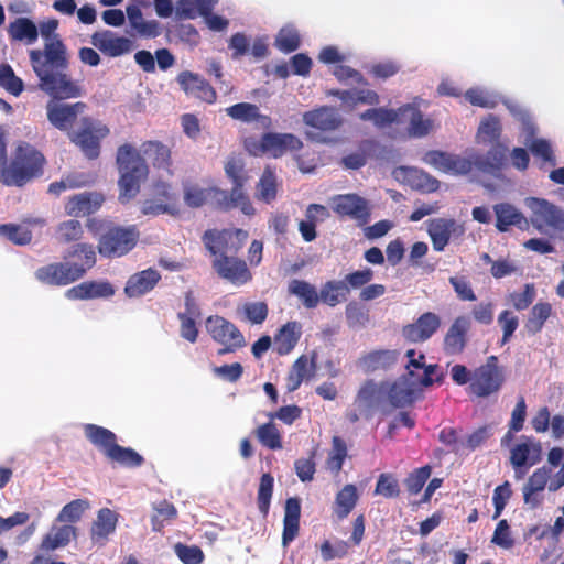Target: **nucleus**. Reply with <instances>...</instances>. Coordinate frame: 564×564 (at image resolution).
<instances>
[{"instance_id":"obj_58","label":"nucleus","mask_w":564,"mask_h":564,"mask_svg":"<svg viewBox=\"0 0 564 564\" xmlns=\"http://www.w3.org/2000/svg\"><path fill=\"white\" fill-rule=\"evenodd\" d=\"M375 495H380L384 498H397L400 495V485L398 479L389 473H382L379 475Z\"/></svg>"},{"instance_id":"obj_20","label":"nucleus","mask_w":564,"mask_h":564,"mask_svg":"<svg viewBox=\"0 0 564 564\" xmlns=\"http://www.w3.org/2000/svg\"><path fill=\"white\" fill-rule=\"evenodd\" d=\"M216 206L221 210H230L232 208H240L247 216H253L256 208L253 207L249 196L245 192H238L231 188L230 192L210 187V196Z\"/></svg>"},{"instance_id":"obj_50","label":"nucleus","mask_w":564,"mask_h":564,"mask_svg":"<svg viewBox=\"0 0 564 564\" xmlns=\"http://www.w3.org/2000/svg\"><path fill=\"white\" fill-rule=\"evenodd\" d=\"M536 297V290L533 283H527L522 291L510 292L506 296L507 304L511 305L516 311H524L531 306Z\"/></svg>"},{"instance_id":"obj_10","label":"nucleus","mask_w":564,"mask_h":564,"mask_svg":"<svg viewBox=\"0 0 564 564\" xmlns=\"http://www.w3.org/2000/svg\"><path fill=\"white\" fill-rule=\"evenodd\" d=\"M109 132L107 126L89 117H85L82 119L79 130L69 133V138L87 159L95 160L100 154V141L106 138Z\"/></svg>"},{"instance_id":"obj_45","label":"nucleus","mask_w":564,"mask_h":564,"mask_svg":"<svg viewBox=\"0 0 564 564\" xmlns=\"http://www.w3.org/2000/svg\"><path fill=\"white\" fill-rule=\"evenodd\" d=\"M278 185L275 173L272 169L265 167L257 185V198L265 204L276 198Z\"/></svg>"},{"instance_id":"obj_30","label":"nucleus","mask_w":564,"mask_h":564,"mask_svg":"<svg viewBox=\"0 0 564 564\" xmlns=\"http://www.w3.org/2000/svg\"><path fill=\"white\" fill-rule=\"evenodd\" d=\"M226 113L234 120L245 123L259 122L264 129H269L272 124L271 118L260 113L259 107L250 102L235 104L226 109Z\"/></svg>"},{"instance_id":"obj_27","label":"nucleus","mask_w":564,"mask_h":564,"mask_svg":"<svg viewBox=\"0 0 564 564\" xmlns=\"http://www.w3.org/2000/svg\"><path fill=\"white\" fill-rule=\"evenodd\" d=\"M541 445L531 437L522 436V442L514 445L510 451V463L518 471L520 468H528L540 460Z\"/></svg>"},{"instance_id":"obj_47","label":"nucleus","mask_w":564,"mask_h":564,"mask_svg":"<svg viewBox=\"0 0 564 564\" xmlns=\"http://www.w3.org/2000/svg\"><path fill=\"white\" fill-rule=\"evenodd\" d=\"M107 458L129 468L140 467L144 463V458L133 448L118 444L109 451Z\"/></svg>"},{"instance_id":"obj_14","label":"nucleus","mask_w":564,"mask_h":564,"mask_svg":"<svg viewBox=\"0 0 564 564\" xmlns=\"http://www.w3.org/2000/svg\"><path fill=\"white\" fill-rule=\"evenodd\" d=\"M176 80L186 96L191 98L207 104H214L217 99L214 87L203 76L196 73L183 70L177 75Z\"/></svg>"},{"instance_id":"obj_2","label":"nucleus","mask_w":564,"mask_h":564,"mask_svg":"<svg viewBox=\"0 0 564 564\" xmlns=\"http://www.w3.org/2000/svg\"><path fill=\"white\" fill-rule=\"evenodd\" d=\"M249 234L245 229H208L202 236V241L208 250L212 268L219 279L241 286L252 280V273L246 260L237 257L243 248Z\"/></svg>"},{"instance_id":"obj_39","label":"nucleus","mask_w":564,"mask_h":564,"mask_svg":"<svg viewBox=\"0 0 564 564\" xmlns=\"http://www.w3.org/2000/svg\"><path fill=\"white\" fill-rule=\"evenodd\" d=\"M388 400L393 408L401 409L410 406L416 400V390L406 381L392 383L387 391Z\"/></svg>"},{"instance_id":"obj_38","label":"nucleus","mask_w":564,"mask_h":564,"mask_svg":"<svg viewBox=\"0 0 564 564\" xmlns=\"http://www.w3.org/2000/svg\"><path fill=\"white\" fill-rule=\"evenodd\" d=\"M288 291L291 295L299 297L306 308H315L321 301V292L316 288L299 279H293L289 282Z\"/></svg>"},{"instance_id":"obj_6","label":"nucleus","mask_w":564,"mask_h":564,"mask_svg":"<svg viewBox=\"0 0 564 564\" xmlns=\"http://www.w3.org/2000/svg\"><path fill=\"white\" fill-rule=\"evenodd\" d=\"M76 253H84L83 263L57 262L39 268L35 271V278L48 285H67L82 279L87 270L96 264V251L90 243H77L64 254L68 260Z\"/></svg>"},{"instance_id":"obj_57","label":"nucleus","mask_w":564,"mask_h":564,"mask_svg":"<svg viewBox=\"0 0 564 564\" xmlns=\"http://www.w3.org/2000/svg\"><path fill=\"white\" fill-rule=\"evenodd\" d=\"M432 468L430 465L414 469L404 479V485L410 495H417L430 478Z\"/></svg>"},{"instance_id":"obj_60","label":"nucleus","mask_w":564,"mask_h":564,"mask_svg":"<svg viewBox=\"0 0 564 564\" xmlns=\"http://www.w3.org/2000/svg\"><path fill=\"white\" fill-rule=\"evenodd\" d=\"M345 315L349 327L365 326L369 322V311L356 301L346 305Z\"/></svg>"},{"instance_id":"obj_24","label":"nucleus","mask_w":564,"mask_h":564,"mask_svg":"<svg viewBox=\"0 0 564 564\" xmlns=\"http://www.w3.org/2000/svg\"><path fill=\"white\" fill-rule=\"evenodd\" d=\"M118 519L119 514L109 508L98 510L97 517L90 527V539L93 543L104 546L108 542L109 536L115 533Z\"/></svg>"},{"instance_id":"obj_21","label":"nucleus","mask_w":564,"mask_h":564,"mask_svg":"<svg viewBox=\"0 0 564 564\" xmlns=\"http://www.w3.org/2000/svg\"><path fill=\"white\" fill-rule=\"evenodd\" d=\"M105 202V196L98 192H84L73 195L65 204V213L73 217L95 214Z\"/></svg>"},{"instance_id":"obj_31","label":"nucleus","mask_w":564,"mask_h":564,"mask_svg":"<svg viewBox=\"0 0 564 564\" xmlns=\"http://www.w3.org/2000/svg\"><path fill=\"white\" fill-rule=\"evenodd\" d=\"M399 358V351L391 349H378L362 355L358 364L367 372L386 370L391 368Z\"/></svg>"},{"instance_id":"obj_34","label":"nucleus","mask_w":564,"mask_h":564,"mask_svg":"<svg viewBox=\"0 0 564 564\" xmlns=\"http://www.w3.org/2000/svg\"><path fill=\"white\" fill-rule=\"evenodd\" d=\"M508 148L497 142L485 155L475 158V166L482 172H494L501 170L507 162Z\"/></svg>"},{"instance_id":"obj_12","label":"nucleus","mask_w":564,"mask_h":564,"mask_svg":"<svg viewBox=\"0 0 564 564\" xmlns=\"http://www.w3.org/2000/svg\"><path fill=\"white\" fill-rule=\"evenodd\" d=\"M62 99L51 97L46 105V116L50 123L61 131H69L75 124L78 115L83 113L87 105L83 101L74 104L58 102Z\"/></svg>"},{"instance_id":"obj_53","label":"nucleus","mask_w":564,"mask_h":564,"mask_svg":"<svg viewBox=\"0 0 564 564\" xmlns=\"http://www.w3.org/2000/svg\"><path fill=\"white\" fill-rule=\"evenodd\" d=\"M525 144L533 156L542 161L541 166H543V164H549L551 166L556 165V158L550 141L539 138L532 139L530 142L525 141Z\"/></svg>"},{"instance_id":"obj_35","label":"nucleus","mask_w":564,"mask_h":564,"mask_svg":"<svg viewBox=\"0 0 564 564\" xmlns=\"http://www.w3.org/2000/svg\"><path fill=\"white\" fill-rule=\"evenodd\" d=\"M84 433L86 438L94 446L99 448L106 457H108L109 451L117 445L116 434L104 426L86 424L84 426Z\"/></svg>"},{"instance_id":"obj_13","label":"nucleus","mask_w":564,"mask_h":564,"mask_svg":"<svg viewBox=\"0 0 564 564\" xmlns=\"http://www.w3.org/2000/svg\"><path fill=\"white\" fill-rule=\"evenodd\" d=\"M303 122L317 132H307V135L311 139H317L318 134L322 132L337 130L343 124V118L334 107L321 106L304 112Z\"/></svg>"},{"instance_id":"obj_32","label":"nucleus","mask_w":564,"mask_h":564,"mask_svg":"<svg viewBox=\"0 0 564 564\" xmlns=\"http://www.w3.org/2000/svg\"><path fill=\"white\" fill-rule=\"evenodd\" d=\"M77 529L72 524L52 525L50 531L42 539L40 549L42 551H54L64 547L76 538Z\"/></svg>"},{"instance_id":"obj_22","label":"nucleus","mask_w":564,"mask_h":564,"mask_svg":"<svg viewBox=\"0 0 564 564\" xmlns=\"http://www.w3.org/2000/svg\"><path fill=\"white\" fill-rule=\"evenodd\" d=\"M429 163L433 164L437 169L454 174H468L473 166H475V160L463 158L455 154H448L441 151H430L426 154Z\"/></svg>"},{"instance_id":"obj_36","label":"nucleus","mask_w":564,"mask_h":564,"mask_svg":"<svg viewBox=\"0 0 564 564\" xmlns=\"http://www.w3.org/2000/svg\"><path fill=\"white\" fill-rule=\"evenodd\" d=\"M218 0H177L175 14L180 20L196 19L198 15H206L214 10Z\"/></svg>"},{"instance_id":"obj_25","label":"nucleus","mask_w":564,"mask_h":564,"mask_svg":"<svg viewBox=\"0 0 564 564\" xmlns=\"http://www.w3.org/2000/svg\"><path fill=\"white\" fill-rule=\"evenodd\" d=\"M399 124H405L408 133L414 138H422L432 130L433 121L424 118L421 110L411 104L400 107Z\"/></svg>"},{"instance_id":"obj_4","label":"nucleus","mask_w":564,"mask_h":564,"mask_svg":"<svg viewBox=\"0 0 564 564\" xmlns=\"http://www.w3.org/2000/svg\"><path fill=\"white\" fill-rule=\"evenodd\" d=\"M116 164L119 172L118 199L127 204L140 193L141 184L148 180L149 166L140 151L130 143L118 148Z\"/></svg>"},{"instance_id":"obj_11","label":"nucleus","mask_w":564,"mask_h":564,"mask_svg":"<svg viewBox=\"0 0 564 564\" xmlns=\"http://www.w3.org/2000/svg\"><path fill=\"white\" fill-rule=\"evenodd\" d=\"M527 206L532 210L530 225L539 230L547 226L564 232V213L556 205L544 198L531 197L527 199Z\"/></svg>"},{"instance_id":"obj_19","label":"nucleus","mask_w":564,"mask_h":564,"mask_svg":"<svg viewBox=\"0 0 564 564\" xmlns=\"http://www.w3.org/2000/svg\"><path fill=\"white\" fill-rule=\"evenodd\" d=\"M471 328V319L467 315L457 316L444 336L443 349L446 355H459L467 345V335Z\"/></svg>"},{"instance_id":"obj_40","label":"nucleus","mask_w":564,"mask_h":564,"mask_svg":"<svg viewBox=\"0 0 564 564\" xmlns=\"http://www.w3.org/2000/svg\"><path fill=\"white\" fill-rule=\"evenodd\" d=\"M552 312L553 308L549 302H538L534 304L524 321V328L528 334H539L544 327L545 322L552 315Z\"/></svg>"},{"instance_id":"obj_44","label":"nucleus","mask_w":564,"mask_h":564,"mask_svg":"<svg viewBox=\"0 0 564 564\" xmlns=\"http://www.w3.org/2000/svg\"><path fill=\"white\" fill-rule=\"evenodd\" d=\"M373 108L367 109L366 111L359 115L360 120L362 121H371L377 128H384L392 123L399 124L400 119V108L387 109V108Z\"/></svg>"},{"instance_id":"obj_63","label":"nucleus","mask_w":564,"mask_h":564,"mask_svg":"<svg viewBox=\"0 0 564 564\" xmlns=\"http://www.w3.org/2000/svg\"><path fill=\"white\" fill-rule=\"evenodd\" d=\"M301 39L299 33L292 29H281L276 39L275 45L283 53H291L299 48Z\"/></svg>"},{"instance_id":"obj_37","label":"nucleus","mask_w":564,"mask_h":564,"mask_svg":"<svg viewBox=\"0 0 564 564\" xmlns=\"http://www.w3.org/2000/svg\"><path fill=\"white\" fill-rule=\"evenodd\" d=\"M359 499L357 487L352 484L345 485L335 497L334 513L339 520L349 516Z\"/></svg>"},{"instance_id":"obj_42","label":"nucleus","mask_w":564,"mask_h":564,"mask_svg":"<svg viewBox=\"0 0 564 564\" xmlns=\"http://www.w3.org/2000/svg\"><path fill=\"white\" fill-rule=\"evenodd\" d=\"M9 36L14 41H25L33 44L39 37V30L33 21L28 18H18L9 24Z\"/></svg>"},{"instance_id":"obj_5","label":"nucleus","mask_w":564,"mask_h":564,"mask_svg":"<svg viewBox=\"0 0 564 564\" xmlns=\"http://www.w3.org/2000/svg\"><path fill=\"white\" fill-rule=\"evenodd\" d=\"M46 160L42 152L28 142H20L9 164L0 163V183L22 187L43 174Z\"/></svg>"},{"instance_id":"obj_8","label":"nucleus","mask_w":564,"mask_h":564,"mask_svg":"<svg viewBox=\"0 0 564 564\" xmlns=\"http://www.w3.org/2000/svg\"><path fill=\"white\" fill-rule=\"evenodd\" d=\"M505 381V369L499 365L498 357L492 355L473 371L468 390L478 398H488L498 393Z\"/></svg>"},{"instance_id":"obj_16","label":"nucleus","mask_w":564,"mask_h":564,"mask_svg":"<svg viewBox=\"0 0 564 564\" xmlns=\"http://www.w3.org/2000/svg\"><path fill=\"white\" fill-rule=\"evenodd\" d=\"M492 210L496 218L495 227L499 232H507L511 228H517L520 231L530 229V220L513 204L498 203L492 206Z\"/></svg>"},{"instance_id":"obj_1","label":"nucleus","mask_w":564,"mask_h":564,"mask_svg":"<svg viewBox=\"0 0 564 564\" xmlns=\"http://www.w3.org/2000/svg\"><path fill=\"white\" fill-rule=\"evenodd\" d=\"M56 28V20L41 25L40 31L45 43L42 50L29 52L31 67L39 79L37 87L47 96L56 99L78 98L84 94V88L68 73L67 47L55 33Z\"/></svg>"},{"instance_id":"obj_54","label":"nucleus","mask_w":564,"mask_h":564,"mask_svg":"<svg viewBox=\"0 0 564 564\" xmlns=\"http://www.w3.org/2000/svg\"><path fill=\"white\" fill-rule=\"evenodd\" d=\"M89 508V501L86 499H75L66 503L59 511L56 521L75 523L79 521Z\"/></svg>"},{"instance_id":"obj_55","label":"nucleus","mask_w":564,"mask_h":564,"mask_svg":"<svg viewBox=\"0 0 564 564\" xmlns=\"http://www.w3.org/2000/svg\"><path fill=\"white\" fill-rule=\"evenodd\" d=\"M0 86L13 96H19L24 88L22 79L14 74L9 64L0 65Z\"/></svg>"},{"instance_id":"obj_33","label":"nucleus","mask_w":564,"mask_h":564,"mask_svg":"<svg viewBox=\"0 0 564 564\" xmlns=\"http://www.w3.org/2000/svg\"><path fill=\"white\" fill-rule=\"evenodd\" d=\"M302 335L299 322H288L274 336V349L280 356L290 354L296 346Z\"/></svg>"},{"instance_id":"obj_59","label":"nucleus","mask_w":564,"mask_h":564,"mask_svg":"<svg viewBox=\"0 0 564 564\" xmlns=\"http://www.w3.org/2000/svg\"><path fill=\"white\" fill-rule=\"evenodd\" d=\"M0 234L8 238V240L19 246L28 245L32 240L31 230L20 225H0Z\"/></svg>"},{"instance_id":"obj_48","label":"nucleus","mask_w":564,"mask_h":564,"mask_svg":"<svg viewBox=\"0 0 564 564\" xmlns=\"http://www.w3.org/2000/svg\"><path fill=\"white\" fill-rule=\"evenodd\" d=\"M226 176L231 181L234 189L245 192L243 186L248 180L245 163L240 158L230 156L225 163Z\"/></svg>"},{"instance_id":"obj_7","label":"nucleus","mask_w":564,"mask_h":564,"mask_svg":"<svg viewBox=\"0 0 564 564\" xmlns=\"http://www.w3.org/2000/svg\"><path fill=\"white\" fill-rule=\"evenodd\" d=\"M245 149L253 156L269 154L272 158H281L288 151H299L303 142L292 133L267 132L260 139L254 137L246 138Z\"/></svg>"},{"instance_id":"obj_51","label":"nucleus","mask_w":564,"mask_h":564,"mask_svg":"<svg viewBox=\"0 0 564 564\" xmlns=\"http://www.w3.org/2000/svg\"><path fill=\"white\" fill-rule=\"evenodd\" d=\"M254 434L264 447L273 451L282 448V436L274 423L268 422L258 426Z\"/></svg>"},{"instance_id":"obj_29","label":"nucleus","mask_w":564,"mask_h":564,"mask_svg":"<svg viewBox=\"0 0 564 564\" xmlns=\"http://www.w3.org/2000/svg\"><path fill=\"white\" fill-rule=\"evenodd\" d=\"M113 294L115 289L107 281H86L66 291V296L70 300L107 299Z\"/></svg>"},{"instance_id":"obj_28","label":"nucleus","mask_w":564,"mask_h":564,"mask_svg":"<svg viewBox=\"0 0 564 564\" xmlns=\"http://www.w3.org/2000/svg\"><path fill=\"white\" fill-rule=\"evenodd\" d=\"M91 43L104 54L111 57L123 55L131 51L132 42L124 36H117L111 31L95 32Z\"/></svg>"},{"instance_id":"obj_15","label":"nucleus","mask_w":564,"mask_h":564,"mask_svg":"<svg viewBox=\"0 0 564 564\" xmlns=\"http://www.w3.org/2000/svg\"><path fill=\"white\" fill-rule=\"evenodd\" d=\"M333 208L337 215L355 219L360 226L366 225L370 218L368 202L357 194L336 196Z\"/></svg>"},{"instance_id":"obj_41","label":"nucleus","mask_w":564,"mask_h":564,"mask_svg":"<svg viewBox=\"0 0 564 564\" xmlns=\"http://www.w3.org/2000/svg\"><path fill=\"white\" fill-rule=\"evenodd\" d=\"M141 149L145 155L152 160V164L156 169L169 170L172 165L171 150L167 145L160 141H145Z\"/></svg>"},{"instance_id":"obj_52","label":"nucleus","mask_w":564,"mask_h":564,"mask_svg":"<svg viewBox=\"0 0 564 564\" xmlns=\"http://www.w3.org/2000/svg\"><path fill=\"white\" fill-rule=\"evenodd\" d=\"M177 510L173 503L167 500L160 501L154 507V513L151 518L152 530L155 532H161L164 528L165 523H169L176 519Z\"/></svg>"},{"instance_id":"obj_23","label":"nucleus","mask_w":564,"mask_h":564,"mask_svg":"<svg viewBox=\"0 0 564 564\" xmlns=\"http://www.w3.org/2000/svg\"><path fill=\"white\" fill-rule=\"evenodd\" d=\"M161 273L153 268L133 273L124 286V294L130 297H141L151 292L161 281Z\"/></svg>"},{"instance_id":"obj_26","label":"nucleus","mask_w":564,"mask_h":564,"mask_svg":"<svg viewBox=\"0 0 564 564\" xmlns=\"http://www.w3.org/2000/svg\"><path fill=\"white\" fill-rule=\"evenodd\" d=\"M383 390L373 380H366L359 388L354 405L365 419H370L375 409L379 405Z\"/></svg>"},{"instance_id":"obj_56","label":"nucleus","mask_w":564,"mask_h":564,"mask_svg":"<svg viewBox=\"0 0 564 564\" xmlns=\"http://www.w3.org/2000/svg\"><path fill=\"white\" fill-rule=\"evenodd\" d=\"M83 234L82 224L76 219L63 221L56 229L57 239L63 243L78 241L83 237Z\"/></svg>"},{"instance_id":"obj_46","label":"nucleus","mask_w":564,"mask_h":564,"mask_svg":"<svg viewBox=\"0 0 564 564\" xmlns=\"http://www.w3.org/2000/svg\"><path fill=\"white\" fill-rule=\"evenodd\" d=\"M347 456L348 448L345 440L337 435L333 436L332 448L326 459L327 468L336 475L339 474Z\"/></svg>"},{"instance_id":"obj_3","label":"nucleus","mask_w":564,"mask_h":564,"mask_svg":"<svg viewBox=\"0 0 564 564\" xmlns=\"http://www.w3.org/2000/svg\"><path fill=\"white\" fill-rule=\"evenodd\" d=\"M86 227L97 239L99 254L107 259L128 254L140 239V231L135 225L122 226L108 219L93 217L87 219Z\"/></svg>"},{"instance_id":"obj_61","label":"nucleus","mask_w":564,"mask_h":564,"mask_svg":"<svg viewBox=\"0 0 564 564\" xmlns=\"http://www.w3.org/2000/svg\"><path fill=\"white\" fill-rule=\"evenodd\" d=\"M174 552L184 564H202L205 560L204 552L197 545L178 542L174 545Z\"/></svg>"},{"instance_id":"obj_9","label":"nucleus","mask_w":564,"mask_h":564,"mask_svg":"<svg viewBox=\"0 0 564 564\" xmlns=\"http://www.w3.org/2000/svg\"><path fill=\"white\" fill-rule=\"evenodd\" d=\"M206 329L213 340L223 346L217 351L219 356L236 352L247 345L240 329L223 316H209L206 319Z\"/></svg>"},{"instance_id":"obj_18","label":"nucleus","mask_w":564,"mask_h":564,"mask_svg":"<svg viewBox=\"0 0 564 564\" xmlns=\"http://www.w3.org/2000/svg\"><path fill=\"white\" fill-rule=\"evenodd\" d=\"M441 324L442 321L437 314L425 312L414 323L405 325L402 335L411 343H424L438 330Z\"/></svg>"},{"instance_id":"obj_64","label":"nucleus","mask_w":564,"mask_h":564,"mask_svg":"<svg viewBox=\"0 0 564 564\" xmlns=\"http://www.w3.org/2000/svg\"><path fill=\"white\" fill-rule=\"evenodd\" d=\"M348 552L349 543L343 540H338L334 544L326 540L321 545V554L324 561L343 558L348 554Z\"/></svg>"},{"instance_id":"obj_49","label":"nucleus","mask_w":564,"mask_h":564,"mask_svg":"<svg viewBox=\"0 0 564 564\" xmlns=\"http://www.w3.org/2000/svg\"><path fill=\"white\" fill-rule=\"evenodd\" d=\"M274 478L271 474L265 473L261 476L258 494L257 505L263 518H267L270 510L271 498L273 495Z\"/></svg>"},{"instance_id":"obj_43","label":"nucleus","mask_w":564,"mask_h":564,"mask_svg":"<svg viewBox=\"0 0 564 564\" xmlns=\"http://www.w3.org/2000/svg\"><path fill=\"white\" fill-rule=\"evenodd\" d=\"M349 290L343 280H329L322 285L321 301L328 306H336L347 300Z\"/></svg>"},{"instance_id":"obj_17","label":"nucleus","mask_w":564,"mask_h":564,"mask_svg":"<svg viewBox=\"0 0 564 564\" xmlns=\"http://www.w3.org/2000/svg\"><path fill=\"white\" fill-rule=\"evenodd\" d=\"M426 225L433 249L438 252L445 249L452 235L460 236L464 234V226L453 218H433L427 220Z\"/></svg>"},{"instance_id":"obj_62","label":"nucleus","mask_w":564,"mask_h":564,"mask_svg":"<svg viewBox=\"0 0 564 564\" xmlns=\"http://www.w3.org/2000/svg\"><path fill=\"white\" fill-rule=\"evenodd\" d=\"M497 322L502 330L501 345H505L510 341L517 330L519 318L512 311L503 310L499 313Z\"/></svg>"}]
</instances>
